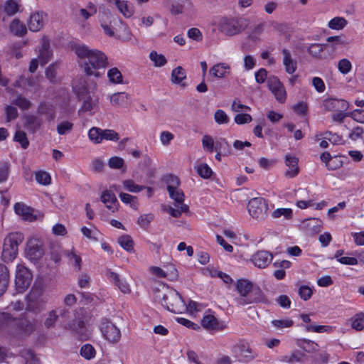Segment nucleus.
<instances>
[{
  "mask_svg": "<svg viewBox=\"0 0 364 364\" xmlns=\"http://www.w3.org/2000/svg\"><path fill=\"white\" fill-rule=\"evenodd\" d=\"M35 178L38 183L43 185V186H48L51 182V177L50 176L44 171H36L35 173Z\"/></svg>",
  "mask_w": 364,
  "mask_h": 364,
  "instance_id": "49530a36",
  "label": "nucleus"
},
{
  "mask_svg": "<svg viewBox=\"0 0 364 364\" xmlns=\"http://www.w3.org/2000/svg\"><path fill=\"white\" fill-rule=\"evenodd\" d=\"M110 105L114 107H126L129 101V95L125 92H115L107 96Z\"/></svg>",
  "mask_w": 364,
  "mask_h": 364,
  "instance_id": "a211bd4d",
  "label": "nucleus"
},
{
  "mask_svg": "<svg viewBox=\"0 0 364 364\" xmlns=\"http://www.w3.org/2000/svg\"><path fill=\"white\" fill-rule=\"evenodd\" d=\"M329 355L326 352H322L311 357L312 364H325L328 360Z\"/></svg>",
  "mask_w": 364,
  "mask_h": 364,
  "instance_id": "774afa93",
  "label": "nucleus"
},
{
  "mask_svg": "<svg viewBox=\"0 0 364 364\" xmlns=\"http://www.w3.org/2000/svg\"><path fill=\"white\" fill-rule=\"evenodd\" d=\"M348 24V21L344 17L336 16L330 20L328 27L332 30L340 31L343 29Z\"/></svg>",
  "mask_w": 364,
  "mask_h": 364,
  "instance_id": "f704fd0d",
  "label": "nucleus"
},
{
  "mask_svg": "<svg viewBox=\"0 0 364 364\" xmlns=\"http://www.w3.org/2000/svg\"><path fill=\"white\" fill-rule=\"evenodd\" d=\"M154 215L151 213L141 215L137 219V224L144 230H146L151 221Z\"/></svg>",
  "mask_w": 364,
  "mask_h": 364,
  "instance_id": "864d4df0",
  "label": "nucleus"
},
{
  "mask_svg": "<svg viewBox=\"0 0 364 364\" xmlns=\"http://www.w3.org/2000/svg\"><path fill=\"white\" fill-rule=\"evenodd\" d=\"M174 135L169 131H163L160 133L159 140L161 144L164 146H168L173 140Z\"/></svg>",
  "mask_w": 364,
  "mask_h": 364,
  "instance_id": "680f3d73",
  "label": "nucleus"
},
{
  "mask_svg": "<svg viewBox=\"0 0 364 364\" xmlns=\"http://www.w3.org/2000/svg\"><path fill=\"white\" fill-rule=\"evenodd\" d=\"M232 352L237 358H242L246 360H252L256 355L252 352L249 343L245 341H240L232 348Z\"/></svg>",
  "mask_w": 364,
  "mask_h": 364,
  "instance_id": "9b49d317",
  "label": "nucleus"
},
{
  "mask_svg": "<svg viewBox=\"0 0 364 364\" xmlns=\"http://www.w3.org/2000/svg\"><path fill=\"white\" fill-rule=\"evenodd\" d=\"M161 304L175 314L181 313L186 306L181 295L175 289H170L164 294Z\"/></svg>",
  "mask_w": 364,
  "mask_h": 364,
  "instance_id": "20e7f679",
  "label": "nucleus"
},
{
  "mask_svg": "<svg viewBox=\"0 0 364 364\" xmlns=\"http://www.w3.org/2000/svg\"><path fill=\"white\" fill-rule=\"evenodd\" d=\"M75 90L78 96V98L82 101V105L79 112H94L99 106V99L94 92H90L85 85L77 87H75Z\"/></svg>",
  "mask_w": 364,
  "mask_h": 364,
  "instance_id": "7ed1b4c3",
  "label": "nucleus"
},
{
  "mask_svg": "<svg viewBox=\"0 0 364 364\" xmlns=\"http://www.w3.org/2000/svg\"><path fill=\"white\" fill-rule=\"evenodd\" d=\"M73 123L69 120H63L57 124L56 130L60 135H66L71 132Z\"/></svg>",
  "mask_w": 364,
  "mask_h": 364,
  "instance_id": "ea45409f",
  "label": "nucleus"
},
{
  "mask_svg": "<svg viewBox=\"0 0 364 364\" xmlns=\"http://www.w3.org/2000/svg\"><path fill=\"white\" fill-rule=\"evenodd\" d=\"M119 139V135L116 131L109 129H102V141L106 140L115 142Z\"/></svg>",
  "mask_w": 364,
  "mask_h": 364,
  "instance_id": "13d9d810",
  "label": "nucleus"
},
{
  "mask_svg": "<svg viewBox=\"0 0 364 364\" xmlns=\"http://www.w3.org/2000/svg\"><path fill=\"white\" fill-rule=\"evenodd\" d=\"M186 78V70L181 66H178L172 70L171 80L173 83L185 86L183 81Z\"/></svg>",
  "mask_w": 364,
  "mask_h": 364,
  "instance_id": "7c9ffc66",
  "label": "nucleus"
},
{
  "mask_svg": "<svg viewBox=\"0 0 364 364\" xmlns=\"http://www.w3.org/2000/svg\"><path fill=\"white\" fill-rule=\"evenodd\" d=\"M107 3L114 5L119 12L125 18H131L134 14V8L132 3L125 0H105Z\"/></svg>",
  "mask_w": 364,
  "mask_h": 364,
  "instance_id": "4468645a",
  "label": "nucleus"
},
{
  "mask_svg": "<svg viewBox=\"0 0 364 364\" xmlns=\"http://www.w3.org/2000/svg\"><path fill=\"white\" fill-rule=\"evenodd\" d=\"M101 331L105 338L112 344H116L121 339V331L113 323L107 321L102 323Z\"/></svg>",
  "mask_w": 364,
  "mask_h": 364,
  "instance_id": "1a4fd4ad",
  "label": "nucleus"
},
{
  "mask_svg": "<svg viewBox=\"0 0 364 364\" xmlns=\"http://www.w3.org/2000/svg\"><path fill=\"white\" fill-rule=\"evenodd\" d=\"M214 25L224 35L234 36L245 30L247 26V21L241 18L220 17L215 21Z\"/></svg>",
  "mask_w": 364,
  "mask_h": 364,
  "instance_id": "f03ea898",
  "label": "nucleus"
},
{
  "mask_svg": "<svg viewBox=\"0 0 364 364\" xmlns=\"http://www.w3.org/2000/svg\"><path fill=\"white\" fill-rule=\"evenodd\" d=\"M114 191L110 187L109 190H105L102 193L100 198L102 202L113 213L117 210L119 206L118 200L113 193Z\"/></svg>",
  "mask_w": 364,
  "mask_h": 364,
  "instance_id": "f3484780",
  "label": "nucleus"
},
{
  "mask_svg": "<svg viewBox=\"0 0 364 364\" xmlns=\"http://www.w3.org/2000/svg\"><path fill=\"white\" fill-rule=\"evenodd\" d=\"M83 311L82 309H76L75 314H77L79 316L74 318L69 323V328L71 331L81 335L83 334L85 328L84 317L82 316Z\"/></svg>",
  "mask_w": 364,
  "mask_h": 364,
  "instance_id": "4be33fe9",
  "label": "nucleus"
},
{
  "mask_svg": "<svg viewBox=\"0 0 364 364\" xmlns=\"http://www.w3.org/2000/svg\"><path fill=\"white\" fill-rule=\"evenodd\" d=\"M111 188L114 190V191L119 193V197L122 203L125 204H129L131 208L134 210L137 209L138 204L136 203V198L135 196L122 192L120 185H112L111 186Z\"/></svg>",
  "mask_w": 364,
  "mask_h": 364,
  "instance_id": "b1692460",
  "label": "nucleus"
},
{
  "mask_svg": "<svg viewBox=\"0 0 364 364\" xmlns=\"http://www.w3.org/2000/svg\"><path fill=\"white\" fill-rule=\"evenodd\" d=\"M12 321H18V318H11L9 314H0V330L11 335L18 334V326L11 323Z\"/></svg>",
  "mask_w": 364,
  "mask_h": 364,
  "instance_id": "ddd939ff",
  "label": "nucleus"
},
{
  "mask_svg": "<svg viewBox=\"0 0 364 364\" xmlns=\"http://www.w3.org/2000/svg\"><path fill=\"white\" fill-rule=\"evenodd\" d=\"M80 354L82 357L89 360L95 356V350L90 344H85L82 346L80 349Z\"/></svg>",
  "mask_w": 364,
  "mask_h": 364,
  "instance_id": "e2e57ef3",
  "label": "nucleus"
},
{
  "mask_svg": "<svg viewBox=\"0 0 364 364\" xmlns=\"http://www.w3.org/2000/svg\"><path fill=\"white\" fill-rule=\"evenodd\" d=\"M9 283V269L4 264H0V296L6 291Z\"/></svg>",
  "mask_w": 364,
  "mask_h": 364,
  "instance_id": "c756f323",
  "label": "nucleus"
},
{
  "mask_svg": "<svg viewBox=\"0 0 364 364\" xmlns=\"http://www.w3.org/2000/svg\"><path fill=\"white\" fill-rule=\"evenodd\" d=\"M255 287L253 284L247 279H240L236 282V290L240 294V297H244Z\"/></svg>",
  "mask_w": 364,
  "mask_h": 364,
  "instance_id": "c85d7f7f",
  "label": "nucleus"
},
{
  "mask_svg": "<svg viewBox=\"0 0 364 364\" xmlns=\"http://www.w3.org/2000/svg\"><path fill=\"white\" fill-rule=\"evenodd\" d=\"M12 104L17 106L21 110H27L32 107V102L21 95H18L12 101Z\"/></svg>",
  "mask_w": 364,
  "mask_h": 364,
  "instance_id": "e433bc0d",
  "label": "nucleus"
},
{
  "mask_svg": "<svg viewBox=\"0 0 364 364\" xmlns=\"http://www.w3.org/2000/svg\"><path fill=\"white\" fill-rule=\"evenodd\" d=\"M43 247V242L36 237H31L26 242V250H39Z\"/></svg>",
  "mask_w": 364,
  "mask_h": 364,
  "instance_id": "8fccbe9b",
  "label": "nucleus"
},
{
  "mask_svg": "<svg viewBox=\"0 0 364 364\" xmlns=\"http://www.w3.org/2000/svg\"><path fill=\"white\" fill-rule=\"evenodd\" d=\"M176 208L168 207L167 212L174 218H178L183 213H186L188 210V206L186 204H176Z\"/></svg>",
  "mask_w": 364,
  "mask_h": 364,
  "instance_id": "a18cd8bd",
  "label": "nucleus"
},
{
  "mask_svg": "<svg viewBox=\"0 0 364 364\" xmlns=\"http://www.w3.org/2000/svg\"><path fill=\"white\" fill-rule=\"evenodd\" d=\"M285 164L288 166V169L285 173V176L289 178H294L299 173L298 159L290 154L285 156Z\"/></svg>",
  "mask_w": 364,
  "mask_h": 364,
  "instance_id": "5701e85b",
  "label": "nucleus"
},
{
  "mask_svg": "<svg viewBox=\"0 0 364 364\" xmlns=\"http://www.w3.org/2000/svg\"><path fill=\"white\" fill-rule=\"evenodd\" d=\"M81 232L85 237L90 240H95L99 235L98 230L92 225L90 227H82Z\"/></svg>",
  "mask_w": 364,
  "mask_h": 364,
  "instance_id": "bf43d9fd",
  "label": "nucleus"
},
{
  "mask_svg": "<svg viewBox=\"0 0 364 364\" xmlns=\"http://www.w3.org/2000/svg\"><path fill=\"white\" fill-rule=\"evenodd\" d=\"M19 11V2L17 0H7L4 4V11L9 16L16 14Z\"/></svg>",
  "mask_w": 364,
  "mask_h": 364,
  "instance_id": "37998d69",
  "label": "nucleus"
},
{
  "mask_svg": "<svg viewBox=\"0 0 364 364\" xmlns=\"http://www.w3.org/2000/svg\"><path fill=\"white\" fill-rule=\"evenodd\" d=\"M52 55L53 53L50 50L49 42L46 39H43L42 46L39 50V54L38 56V58L40 60L41 65H44L48 63L51 59Z\"/></svg>",
  "mask_w": 364,
  "mask_h": 364,
  "instance_id": "bb28decb",
  "label": "nucleus"
},
{
  "mask_svg": "<svg viewBox=\"0 0 364 364\" xmlns=\"http://www.w3.org/2000/svg\"><path fill=\"white\" fill-rule=\"evenodd\" d=\"M338 70L343 75H346L351 70L352 65L349 60L346 58L341 59L338 63Z\"/></svg>",
  "mask_w": 364,
  "mask_h": 364,
  "instance_id": "0e129e2a",
  "label": "nucleus"
},
{
  "mask_svg": "<svg viewBox=\"0 0 364 364\" xmlns=\"http://www.w3.org/2000/svg\"><path fill=\"white\" fill-rule=\"evenodd\" d=\"M72 50L78 58V63L83 72L89 76L100 77V70H105L109 65L107 56L98 49L90 48L85 44H75Z\"/></svg>",
  "mask_w": 364,
  "mask_h": 364,
  "instance_id": "f257e3e1",
  "label": "nucleus"
},
{
  "mask_svg": "<svg viewBox=\"0 0 364 364\" xmlns=\"http://www.w3.org/2000/svg\"><path fill=\"white\" fill-rule=\"evenodd\" d=\"M5 114L7 122H11L18 117V113L17 108L12 105H6Z\"/></svg>",
  "mask_w": 364,
  "mask_h": 364,
  "instance_id": "69168bd1",
  "label": "nucleus"
},
{
  "mask_svg": "<svg viewBox=\"0 0 364 364\" xmlns=\"http://www.w3.org/2000/svg\"><path fill=\"white\" fill-rule=\"evenodd\" d=\"M24 237L18 232H9L6 235L3 242V250H17L23 242Z\"/></svg>",
  "mask_w": 364,
  "mask_h": 364,
  "instance_id": "f8f14e48",
  "label": "nucleus"
},
{
  "mask_svg": "<svg viewBox=\"0 0 364 364\" xmlns=\"http://www.w3.org/2000/svg\"><path fill=\"white\" fill-rule=\"evenodd\" d=\"M296 345L300 348L303 349L304 351L309 353H316L318 349V345L316 342L309 339L299 340Z\"/></svg>",
  "mask_w": 364,
  "mask_h": 364,
  "instance_id": "72a5a7b5",
  "label": "nucleus"
},
{
  "mask_svg": "<svg viewBox=\"0 0 364 364\" xmlns=\"http://www.w3.org/2000/svg\"><path fill=\"white\" fill-rule=\"evenodd\" d=\"M282 64L286 73L292 75L297 69V61L294 59L290 52L287 48L282 50Z\"/></svg>",
  "mask_w": 364,
  "mask_h": 364,
  "instance_id": "dca6fc26",
  "label": "nucleus"
},
{
  "mask_svg": "<svg viewBox=\"0 0 364 364\" xmlns=\"http://www.w3.org/2000/svg\"><path fill=\"white\" fill-rule=\"evenodd\" d=\"M232 73L229 63L219 62L214 64L209 70V75L214 79L222 80L228 77Z\"/></svg>",
  "mask_w": 364,
  "mask_h": 364,
  "instance_id": "9d476101",
  "label": "nucleus"
},
{
  "mask_svg": "<svg viewBox=\"0 0 364 364\" xmlns=\"http://www.w3.org/2000/svg\"><path fill=\"white\" fill-rule=\"evenodd\" d=\"M197 172L203 178H209L213 174V170L207 164H201L197 167Z\"/></svg>",
  "mask_w": 364,
  "mask_h": 364,
  "instance_id": "4d7b16f0",
  "label": "nucleus"
},
{
  "mask_svg": "<svg viewBox=\"0 0 364 364\" xmlns=\"http://www.w3.org/2000/svg\"><path fill=\"white\" fill-rule=\"evenodd\" d=\"M58 319V315L56 314L55 310H52L48 312V317L44 321V326L47 328H50L55 326L56 321Z\"/></svg>",
  "mask_w": 364,
  "mask_h": 364,
  "instance_id": "052dcab7",
  "label": "nucleus"
},
{
  "mask_svg": "<svg viewBox=\"0 0 364 364\" xmlns=\"http://www.w3.org/2000/svg\"><path fill=\"white\" fill-rule=\"evenodd\" d=\"M14 209L15 213L24 220L32 222L37 218L33 210L22 203H16Z\"/></svg>",
  "mask_w": 364,
  "mask_h": 364,
  "instance_id": "aec40b11",
  "label": "nucleus"
},
{
  "mask_svg": "<svg viewBox=\"0 0 364 364\" xmlns=\"http://www.w3.org/2000/svg\"><path fill=\"white\" fill-rule=\"evenodd\" d=\"M237 302L240 305L246 306L257 303H267V299L263 294L261 289L259 287H255L244 297L238 298Z\"/></svg>",
  "mask_w": 364,
  "mask_h": 364,
  "instance_id": "6e6552de",
  "label": "nucleus"
},
{
  "mask_svg": "<svg viewBox=\"0 0 364 364\" xmlns=\"http://www.w3.org/2000/svg\"><path fill=\"white\" fill-rule=\"evenodd\" d=\"M201 326L208 330H220L223 329V327L220 324L218 320L211 314L205 315L201 320Z\"/></svg>",
  "mask_w": 364,
  "mask_h": 364,
  "instance_id": "cd10ccee",
  "label": "nucleus"
},
{
  "mask_svg": "<svg viewBox=\"0 0 364 364\" xmlns=\"http://www.w3.org/2000/svg\"><path fill=\"white\" fill-rule=\"evenodd\" d=\"M46 14L43 12H35L30 16L28 22V26L30 31L37 32L40 31L44 25Z\"/></svg>",
  "mask_w": 364,
  "mask_h": 364,
  "instance_id": "412c9836",
  "label": "nucleus"
},
{
  "mask_svg": "<svg viewBox=\"0 0 364 364\" xmlns=\"http://www.w3.org/2000/svg\"><path fill=\"white\" fill-rule=\"evenodd\" d=\"M170 198L175 201L176 204H182L185 199L183 192L179 188L168 190Z\"/></svg>",
  "mask_w": 364,
  "mask_h": 364,
  "instance_id": "de8ad7c7",
  "label": "nucleus"
},
{
  "mask_svg": "<svg viewBox=\"0 0 364 364\" xmlns=\"http://www.w3.org/2000/svg\"><path fill=\"white\" fill-rule=\"evenodd\" d=\"M11 323L18 326V334L30 333L34 331V326L26 318H18V321H12Z\"/></svg>",
  "mask_w": 364,
  "mask_h": 364,
  "instance_id": "473e14b6",
  "label": "nucleus"
},
{
  "mask_svg": "<svg viewBox=\"0 0 364 364\" xmlns=\"http://www.w3.org/2000/svg\"><path fill=\"white\" fill-rule=\"evenodd\" d=\"M79 12L80 17L87 20L97 13V9L92 3H89L86 9H80Z\"/></svg>",
  "mask_w": 364,
  "mask_h": 364,
  "instance_id": "603ef678",
  "label": "nucleus"
},
{
  "mask_svg": "<svg viewBox=\"0 0 364 364\" xmlns=\"http://www.w3.org/2000/svg\"><path fill=\"white\" fill-rule=\"evenodd\" d=\"M43 292V288L42 285L35 284L28 295V298L30 301H36L41 296Z\"/></svg>",
  "mask_w": 364,
  "mask_h": 364,
  "instance_id": "09e8293b",
  "label": "nucleus"
},
{
  "mask_svg": "<svg viewBox=\"0 0 364 364\" xmlns=\"http://www.w3.org/2000/svg\"><path fill=\"white\" fill-rule=\"evenodd\" d=\"M272 259L271 252H256L251 257L252 262L259 268H265Z\"/></svg>",
  "mask_w": 364,
  "mask_h": 364,
  "instance_id": "6ab92c4d",
  "label": "nucleus"
},
{
  "mask_svg": "<svg viewBox=\"0 0 364 364\" xmlns=\"http://www.w3.org/2000/svg\"><path fill=\"white\" fill-rule=\"evenodd\" d=\"M24 123L25 126L33 130L36 131L41 127V121L38 119L37 117L33 114H26L24 116Z\"/></svg>",
  "mask_w": 364,
  "mask_h": 364,
  "instance_id": "58836bf2",
  "label": "nucleus"
},
{
  "mask_svg": "<svg viewBox=\"0 0 364 364\" xmlns=\"http://www.w3.org/2000/svg\"><path fill=\"white\" fill-rule=\"evenodd\" d=\"M90 141L92 143L99 144L102 142V129L93 127L90 128L87 133Z\"/></svg>",
  "mask_w": 364,
  "mask_h": 364,
  "instance_id": "c9c22d12",
  "label": "nucleus"
},
{
  "mask_svg": "<svg viewBox=\"0 0 364 364\" xmlns=\"http://www.w3.org/2000/svg\"><path fill=\"white\" fill-rule=\"evenodd\" d=\"M123 188L132 193H139L144 189V186L136 184L132 179H127L122 181Z\"/></svg>",
  "mask_w": 364,
  "mask_h": 364,
  "instance_id": "79ce46f5",
  "label": "nucleus"
},
{
  "mask_svg": "<svg viewBox=\"0 0 364 364\" xmlns=\"http://www.w3.org/2000/svg\"><path fill=\"white\" fill-rule=\"evenodd\" d=\"M118 242L124 250H130L134 248V241L129 235H123L119 237Z\"/></svg>",
  "mask_w": 364,
  "mask_h": 364,
  "instance_id": "6e6d98bb",
  "label": "nucleus"
},
{
  "mask_svg": "<svg viewBox=\"0 0 364 364\" xmlns=\"http://www.w3.org/2000/svg\"><path fill=\"white\" fill-rule=\"evenodd\" d=\"M256 58L252 55L247 54L243 57V68L245 71L252 70L256 66Z\"/></svg>",
  "mask_w": 364,
  "mask_h": 364,
  "instance_id": "5fc2aeb1",
  "label": "nucleus"
},
{
  "mask_svg": "<svg viewBox=\"0 0 364 364\" xmlns=\"http://www.w3.org/2000/svg\"><path fill=\"white\" fill-rule=\"evenodd\" d=\"M248 211L250 215L256 219H262L266 215L268 205L263 198H254L251 199L247 205Z\"/></svg>",
  "mask_w": 364,
  "mask_h": 364,
  "instance_id": "0eeeda50",
  "label": "nucleus"
},
{
  "mask_svg": "<svg viewBox=\"0 0 364 364\" xmlns=\"http://www.w3.org/2000/svg\"><path fill=\"white\" fill-rule=\"evenodd\" d=\"M267 83L269 90L273 94L277 101L282 104L284 103L287 94L280 80L277 76L272 75L268 77Z\"/></svg>",
  "mask_w": 364,
  "mask_h": 364,
  "instance_id": "39448f33",
  "label": "nucleus"
},
{
  "mask_svg": "<svg viewBox=\"0 0 364 364\" xmlns=\"http://www.w3.org/2000/svg\"><path fill=\"white\" fill-rule=\"evenodd\" d=\"M293 216L291 208H280L274 210L272 213V217L274 219L283 217L284 219L289 220Z\"/></svg>",
  "mask_w": 364,
  "mask_h": 364,
  "instance_id": "a19ab883",
  "label": "nucleus"
},
{
  "mask_svg": "<svg viewBox=\"0 0 364 364\" xmlns=\"http://www.w3.org/2000/svg\"><path fill=\"white\" fill-rule=\"evenodd\" d=\"M9 31L15 36L22 37L27 33V28L18 18H14L9 24Z\"/></svg>",
  "mask_w": 364,
  "mask_h": 364,
  "instance_id": "393cba45",
  "label": "nucleus"
},
{
  "mask_svg": "<svg viewBox=\"0 0 364 364\" xmlns=\"http://www.w3.org/2000/svg\"><path fill=\"white\" fill-rule=\"evenodd\" d=\"M348 105L347 101L338 99H327L323 102V108L331 112L346 111L348 109Z\"/></svg>",
  "mask_w": 364,
  "mask_h": 364,
  "instance_id": "2eb2a0df",
  "label": "nucleus"
},
{
  "mask_svg": "<svg viewBox=\"0 0 364 364\" xmlns=\"http://www.w3.org/2000/svg\"><path fill=\"white\" fill-rule=\"evenodd\" d=\"M149 59L151 63V65L154 68H163L166 66L168 63V60L166 57L161 53L155 50H152L150 51L149 54Z\"/></svg>",
  "mask_w": 364,
  "mask_h": 364,
  "instance_id": "a878e982",
  "label": "nucleus"
},
{
  "mask_svg": "<svg viewBox=\"0 0 364 364\" xmlns=\"http://www.w3.org/2000/svg\"><path fill=\"white\" fill-rule=\"evenodd\" d=\"M32 274L29 269L23 266H18L16 278L15 285L18 292H23L26 291L31 284Z\"/></svg>",
  "mask_w": 364,
  "mask_h": 364,
  "instance_id": "423d86ee",
  "label": "nucleus"
},
{
  "mask_svg": "<svg viewBox=\"0 0 364 364\" xmlns=\"http://www.w3.org/2000/svg\"><path fill=\"white\" fill-rule=\"evenodd\" d=\"M298 294L301 299L307 301L311 297L313 291L309 286L302 285L299 289Z\"/></svg>",
  "mask_w": 364,
  "mask_h": 364,
  "instance_id": "338daca9",
  "label": "nucleus"
},
{
  "mask_svg": "<svg viewBox=\"0 0 364 364\" xmlns=\"http://www.w3.org/2000/svg\"><path fill=\"white\" fill-rule=\"evenodd\" d=\"M14 140L19 143L23 149H26L29 145V141L26 134L21 130H17L14 134Z\"/></svg>",
  "mask_w": 364,
  "mask_h": 364,
  "instance_id": "3c124183",
  "label": "nucleus"
},
{
  "mask_svg": "<svg viewBox=\"0 0 364 364\" xmlns=\"http://www.w3.org/2000/svg\"><path fill=\"white\" fill-rule=\"evenodd\" d=\"M107 77L109 81L112 84H122L123 82V77L120 70L117 68H110L107 71Z\"/></svg>",
  "mask_w": 364,
  "mask_h": 364,
  "instance_id": "4c0bfd02",
  "label": "nucleus"
},
{
  "mask_svg": "<svg viewBox=\"0 0 364 364\" xmlns=\"http://www.w3.org/2000/svg\"><path fill=\"white\" fill-rule=\"evenodd\" d=\"M309 357L304 352L300 350H294L289 355L284 357V360L293 363H304Z\"/></svg>",
  "mask_w": 364,
  "mask_h": 364,
  "instance_id": "2f4dec72",
  "label": "nucleus"
},
{
  "mask_svg": "<svg viewBox=\"0 0 364 364\" xmlns=\"http://www.w3.org/2000/svg\"><path fill=\"white\" fill-rule=\"evenodd\" d=\"M202 146L205 151L212 153L215 151V141L213 138L208 134H205L203 136L202 140Z\"/></svg>",
  "mask_w": 364,
  "mask_h": 364,
  "instance_id": "c03bdc74",
  "label": "nucleus"
}]
</instances>
